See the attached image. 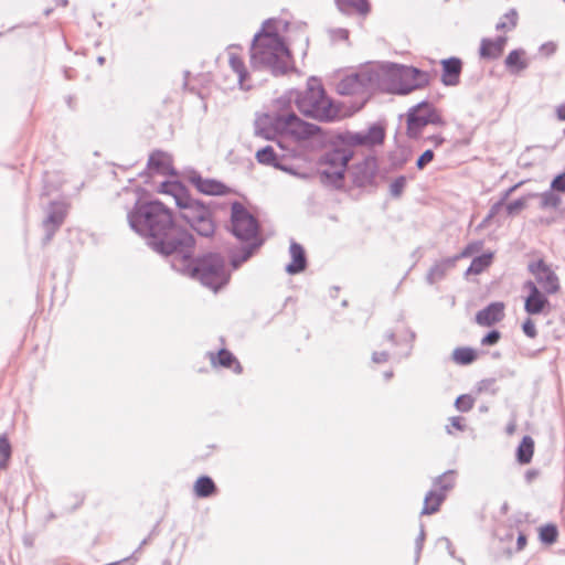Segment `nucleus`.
Here are the masks:
<instances>
[{"label": "nucleus", "mask_w": 565, "mask_h": 565, "mask_svg": "<svg viewBox=\"0 0 565 565\" xmlns=\"http://www.w3.org/2000/svg\"><path fill=\"white\" fill-rule=\"evenodd\" d=\"M127 218L135 232L148 236V245L156 253L171 258L174 270L214 291L227 284L230 275L224 258L218 254H207L193 259V236L175 224L171 212L161 202H137Z\"/></svg>", "instance_id": "nucleus-1"}, {"label": "nucleus", "mask_w": 565, "mask_h": 565, "mask_svg": "<svg viewBox=\"0 0 565 565\" xmlns=\"http://www.w3.org/2000/svg\"><path fill=\"white\" fill-rule=\"evenodd\" d=\"M287 23L269 19L255 34L250 47V61L254 67L267 68L274 74H284L290 65V52L282 38Z\"/></svg>", "instance_id": "nucleus-2"}, {"label": "nucleus", "mask_w": 565, "mask_h": 565, "mask_svg": "<svg viewBox=\"0 0 565 565\" xmlns=\"http://www.w3.org/2000/svg\"><path fill=\"white\" fill-rule=\"evenodd\" d=\"M295 102L298 110L312 119L320 121H333L340 117V109L326 95V92L316 78L308 81L307 88L302 92L289 90L275 100L277 109L285 110Z\"/></svg>", "instance_id": "nucleus-3"}, {"label": "nucleus", "mask_w": 565, "mask_h": 565, "mask_svg": "<svg viewBox=\"0 0 565 565\" xmlns=\"http://www.w3.org/2000/svg\"><path fill=\"white\" fill-rule=\"evenodd\" d=\"M255 135L265 139H273L280 136L295 142L306 141L313 137L319 127L303 121L294 113L263 114L257 116Z\"/></svg>", "instance_id": "nucleus-4"}, {"label": "nucleus", "mask_w": 565, "mask_h": 565, "mask_svg": "<svg viewBox=\"0 0 565 565\" xmlns=\"http://www.w3.org/2000/svg\"><path fill=\"white\" fill-rule=\"evenodd\" d=\"M376 77V89L386 90L406 95L420 87L427 82V74L417 68L398 64H376L374 65Z\"/></svg>", "instance_id": "nucleus-5"}, {"label": "nucleus", "mask_w": 565, "mask_h": 565, "mask_svg": "<svg viewBox=\"0 0 565 565\" xmlns=\"http://www.w3.org/2000/svg\"><path fill=\"white\" fill-rule=\"evenodd\" d=\"M172 192L175 204L180 207L181 217L202 236H210L214 232V223L210 210L198 201L183 193L178 184H162V192Z\"/></svg>", "instance_id": "nucleus-6"}, {"label": "nucleus", "mask_w": 565, "mask_h": 565, "mask_svg": "<svg viewBox=\"0 0 565 565\" xmlns=\"http://www.w3.org/2000/svg\"><path fill=\"white\" fill-rule=\"evenodd\" d=\"M231 228L239 241L248 243L243 248L241 257L234 256L232 258L233 267L237 268L252 256L253 252L263 244V241L258 236L257 220L238 202L232 204Z\"/></svg>", "instance_id": "nucleus-7"}, {"label": "nucleus", "mask_w": 565, "mask_h": 565, "mask_svg": "<svg viewBox=\"0 0 565 565\" xmlns=\"http://www.w3.org/2000/svg\"><path fill=\"white\" fill-rule=\"evenodd\" d=\"M353 150L347 145L334 143L319 157L317 166L320 181L323 184L341 188Z\"/></svg>", "instance_id": "nucleus-8"}, {"label": "nucleus", "mask_w": 565, "mask_h": 565, "mask_svg": "<svg viewBox=\"0 0 565 565\" xmlns=\"http://www.w3.org/2000/svg\"><path fill=\"white\" fill-rule=\"evenodd\" d=\"M374 65H367L358 73L343 77L337 85V90L341 95H359L365 99L369 94L376 89V77Z\"/></svg>", "instance_id": "nucleus-9"}, {"label": "nucleus", "mask_w": 565, "mask_h": 565, "mask_svg": "<svg viewBox=\"0 0 565 565\" xmlns=\"http://www.w3.org/2000/svg\"><path fill=\"white\" fill-rule=\"evenodd\" d=\"M427 125L444 126L445 120L440 113L431 104L423 102L412 107L407 116V134L411 138H417L422 129Z\"/></svg>", "instance_id": "nucleus-10"}, {"label": "nucleus", "mask_w": 565, "mask_h": 565, "mask_svg": "<svg viewBox=\"0 0 565 565\" xmlns=\"http://www.w3.org/2000/svg\"><path fill=\"white\" fill-rule=\"evenodd\" d=\"M384 137V129L380 125H373L366 131H347L341 134L338 139L341 143L351 148L354 146L373 147L382 143Z\"/></svg>", "instance_id": "nucleus-11"}, {"label": "nucleus", "mask_w": 565, "mask_h": 565, "mask_svg": "<svg viewBox=\"0 0 565 565\" xmlns=\"http://www.w3.org/2000/svg\"><path fill=\"white\" fill-rule=\"evenodd\" d=\"M529 271L535 277L536 286L546 294H556L559 290V280L555 271L542 259L529 264Z\"/></svg>", "instance_id": "nucleus-12"}, {"label": "nucleus", "mask_w": 565, "mask_h": 565, "mask_svg": "<svg viewBox=\"0 0 565 565\" xmlns=\"http://www.w3.org/2000/svg\"><path fill=\"white\" fill-rule=\"evenodd\" d=\"M522 288L527 291L524 299V310L532 316L544 312L550 306L548 294L540 289L533 280H526Z\"/></svg>", "instance_id": "nucleus-13"}, {"label": "nucleus", "mask_w": 565, "mask_h": 565, "mask_svg": "<svg viewBox=\"0 0 565 565\" xmlns=\"http://www.w3.org/2000/svg\"><path fill=\"white\" fill-rule=\"evenodd\" d=\"M67 214V205L63 202H52L47 209V215L43 221L46 232V241H50L54 233L63 224Z\"/></svg>", "instance_id": "nucleus-14"}, {"label": "nucleus", "mask_w": 565, "mask_h": 565, "mask_svg": "<svg viewBox=\"0 0 565 565\" xmlns=\"http://www.w3.org/2000/svg\"><path fill=\"white\" fill-rule=\"evenodd\" d=\"M504 317V305L502 302H492L476 315V322L482 327H490Z\"/></svg>", "instance_id": "nucleus-15"}, {"label": "nucleus", "mask_w": 565, "mask_h": 565, "mask_svg": "<svg viewBox=\"0 0 565 565\" xmlns=\"http://www.w3.org/2000/svg\"><path fill=\"white\" fill-rule=\"evenodd\" d=\"M443 75L441 82L446 86H456L459 84L462 68L461 61L457 57H450L441 61Z\"/></svg>", "instance_id": "nucleus-16"}, {"label": "nucleus", "mask_w": 565, "mask_h": 565, "mask_svg": "<svg viewBox=\"0 0 565 565\" xmlns=\"http://www.w3.org/2000/svg\"><path fill=\"white\" fill-rule=\"evenodd\" d=\"M191 181L200 192L207 195H223L228 192V188L225 184L213 179L194 175Z\"/></svg>", "instance_id": "nucleus-17"}, {"label": "nucleus", "mask_w": 565, "mask_h": 565, "mask_svg": "<svg viewBox=\"0 0 565 565\" xmlns=\"http://www.w3.org/2000/svg\"><path fill=\"white\" fill-rule=\"evenodd\" d=\"M289 253L291 256V263L286 266V271L290 275L302 271L307 265L306 254L302 246L296 242H291Z\"/></svg>", "instance_id": "nucleus-18"}, {"label": "nucleus", "mask_w": 565, "mask_h": 565, "mask_svg": "<svg viewBox=\"0 0 565 565\" xmlns=\"http://www.w3.org/2000/svg\"><path fill=\"white\" fill-rule=\"evenodd\" d=\"M228 64L232 71L237 75V83L241 89L247 90L250 88L248 82V72L241 56L233 52L228 53Z\"/></svg>", "instance_id": "nucleus-19"}, {"label": "nucleus", "mask_w": 565, "mask_h": 565, "mask_svg": "<svg viewBox=\"0 0 565 565\" xmlns=\"http://www.w3.org/2000/svg\"><path fill=\"white\" fill-rule=\"evenodd\" d=\"M148 168L153 173L170 174L172 173L171 158L166 152L156 151L149 157Z\"/></svg>", "instance_id": "nucleus-20"}, {"label": "nucleus", "mask_w": 565, "mask_h": 565, "mask_svg": "<svg viewBox=\"0 0 565 565\" xmlns=\"http://www.w3.org/2000/svg\"><path fill=\"white\" fill-rule=\"evenodd\" d=\"M507 43L505 36L495 40L483 39L480 46V55L486 58H497L501 55Z\"/></svg>", "instance_id": "nucleus-21"}, {"label": "nucleus", "mask_w": 565, "mask_h": 565, "mask_svg": "<svg viewBox=\"0 0 565 565\" xmlns=\"http://www.w3.org/2000/svg\"><path fill=\"white\" fill-rule=\"evenodd\" d=\"M445 499L444 492H438L436 489L429 490L425 495L424 507L420 514L429 515L436 513Z\"/></svg>", "instance_id": "nucleus-22"}, {"label": "nucleus", "mask_w": 565, "mask_h": 565, "mask_svg": "<svg viewBox=\"0 0 565 565\" xmlns=\"http://www.w3.org/2000/svg\"><path fill=\"white\" fill-rule=\"evenodd\" d=\"M209 355H210L212 365H214V366L221 365L224 367H231L232 364L234 363L235 364L234 371L236 373L242 372L241 364L236 361V359L230 351L222 349L218 351L217 354H214L211 352V353H209Z\"/></svg>", "instance_id": "nucleus-23"}, {"label": "nucleus", "mask_w": 565, "mask_h": 565, "mask_svg": "<svg viewBox=\"0 0 565 565\" xmlns=\"http://www.w3.org/2000/svg\"><path fill=\"white\" fill-rule=\"evenodd\" d=\"M456 478V470H447L446 472L434 479L433 489H436L438 492H444L446 495L447 492L455 487Z\"/></svg>", "instance_id": "nucleus-24"}, {"label": "nucleus", "mask_w": 565, "mask_h": 565, "mask_svg": "<svg viewBox=\"0 0 565 565\" xmlns=\"http://www.w3.org/2000/svg\"><path fill=\"white\" fill-rule=\"evenodd\" d=\"M534 454V440L524 436L516 449V459L521 465L530 463Z\"/></svg>", "instance_id": "nucleus-25"}, {"label": "nucleus", "mask_w": 565, "mask_h": 565, "mask_svg": "<svg viewBox=\"0 0 565 565\" xmlns=\"http://www.w3.org/2000/svg\"><path fill=\"white\" fill-rule=\"evenodd\" d=\"M523 50H513L505 58V66L511 73H519L527 67V62L523 58Z\"/></svg>", "instance_id": "nucleus-26"}, {"label": "nucleus", "mask_w": 565, "mask_h": 565, "mask_svg": "<svg viewBox=\"0 0 565 565\" xmlns=\"http://www.w3.org/2000/svg\"><path fill=\"white\" fill-rule=\"evenodd\" d=\"M356 169L361 171V175L358 174L355 181L361 185L365 184L375 175L376 160L372 157L366 158Z\"/></svg>", "instance_id": "nucleus-27"}, {"label": "nucleus", "mask_w": 565, "mask_h": 565, "mask_svg": "<svg viewBox=\"0 0 565 565\" xmlns=\"http://www.w3.org/2000/svg\"><path fill=\"white\" fill-rule=\"evenodd\" d=\"M339 9L345 13L358 12L366 14L370 10L366 0H335Z\"/></svg>", "instance_id": "nucleus-28"}, {"label": "nucleus", "mask_w": 565, "mask_h": 565, "mask_svg": "<svg viewBox=\"0 0 565 565\" xmlns=\"http://www.w3.org/2000/svg\"><path fill=\"white\" fill-rule=\"evenodd\" d=\"M455 259H446L435 264L427 274V280L429 284H435L436 281L444 278L446 271L454 265Z\"/></svg>", "instance_id": "nucleus-29"}, {"label": "nucleus", "mask_w": 565, "mask_h": 565, "mask_svg": "<svg viewBox=\"0 0 565 565\" xmlns=\"http://www.w3.org/2000/svg\"><path fill=\"white\" fill-rule=\"evenodd\" d=\"M215 491V484L210 477H200L194 484V492L199 498H207Z\"/></svg>", "instance_id": "nucleus-30"}, {"label": "nucleus", "mask_w": 565, "mask_h": 565, "mask_svg": "<svg viewBox=\"0 0 565 565\" xmlns=\"http://www.w3.org/2000/svg\"><path fill=\"white\" fill-rule=\"evenodd\" d=\"M256 159L262 164L279 167L277 154L271 146L257 150Z\"/></svg>", "instance_id": "nucleus-31"}, {"label": "nucleus", "mask_w": 565, "mask_h": 565, "mask_svg": "<svg viewBox=\"0 0 565 565\" xmlns=\"http://www.w3.org/2000/svg\"><path fill=\"white\" fill-rule=\"evenodd\" d=\"M477 358L476 351L471 348H457L452 352V360L457 364L467 365L472 363Z\"/></svg>", "instance_id": "nucleus-32"}, {"label": "nucleus", "mask_w": 565, "mask_h": 565, "mask_svg": "<svg viewBox=\"0 0 565 565\" xmlns=\"http://www.w3.org/2000/svg\"><path fill=\"white\" fill-rule=\"evenodd\" d=\"M492 255L483 254L472 259L470 266L468 267L466 274L467 275H478L482 273L490 264H491Z\"/></svg>", "instance_id": "nucleus-33"}, {"label": "nucleus", "mask_w": 565, "mask_h": 565, "mask_svg": "<svg viewBox=\"0 0 565 565\" xmlns=\"http://www.w3.org/2000/svg\"><path fill=\"white\" fill-rule=\"evenodd\" d=\"M540 198L541 209H556L561 204V198L552 189L541 194H533Z\"/></svg>", "instance_id": "nucleus-34"}, {"label": "nucleus", "mask_w": 565, "mask_h": 565, "mask_svg": "<svg viewBox=\"0 0 565 565\" xmlns=\"http://www.w3.org/2000/svg\"><path fill=\"white\" fill-rule=\"evenodd\" d=\"M518 22V12L514 9H511L507 12L501 20L497 23L495 29L498 31H510L515 28Z\"/></svg>", "instance_id": "nucleus-35"}, {"label": "nucleus", "mask_w": 565, "mask_h": 565, "mask_svg": "<svg viewBox=\"0 0 565 565\" xmlns=\"http://www.w3.org/2000/svg\"><path fill=\"white\" fill-rule=\"evenodd\" d=\"M11 457V445L6 435L0 436V469H6Z\"/></svg>", "instance_id": "nucleus-36"}, {"label": "nucleus", "mask_w": 565, "mask_h": 565, "mask_svg": "<svg viewBox=\"0 0 565 565\" xmlns=\"http://www.w3.org/2000/svg\"><path fill=\"white\" fill-rule=\"evenodd\" d=\"M558 535L557 527L554 524H546L540 529V540L546 544L556 542Z\"/></svg>", "instance_id": "nucleus-37"}, {"label": "nucleus", "mask_w": 565, "mask_h": 565, "mask_svg": "<svg viewBox=\"0 0 565 565\" xmlns=\"http://www.w3.org/2000/svg\"><path fill=\"white\" fill-rule=\"evenodd\" d=\"M530 198H534V195L530 194L527 196L520 198V199H518V200L507 204V212H508V214L509 215L518 214L520 211H522L526 206L527 200Z\"/></svg>", "instance_id": "nucleus-38"}, {"label": "nucleus", "mask_w": 565, "mask_h": 565, "mask_svg": "<svg viewBox=\"0 0 565 565\" xmlns=\"http://www.w3.org/2000/svg\"><path fill=\"white\" fill-rule=\"evenodd\" d=\"M406 185V178L405 177H398L396 178L390 185V193L394 198H398Z\"/></svg>", "instance_id": "nucleus-39"}, {"label": "nucleus", "mask_w": 565, "mask_h": 565, "mask_svg": "<svg viewBox=\"0 0 565 565\" xmlns=\"http://www.w3.org/2000/svg\"><path fill=\"white\" fill-rule=\"evenodd\" d=\"M473 398L470 395H461L456 399V408L460 412H468L473 407Z\"/></svg>", "instance_id": "nucleus-40"}, {"label": "nucleus", "mask_w": 565, "mask_h": 565, "mask_svg": "<svg viewBox=\"0 0 565 565\" xmlns=\"http://www.w3.org/2000/svg\"><path fill=\"white\" fill-rule=\"evenodd\" d=\"M522 330L525 333V335L531 339H534L537 335L535 323L531 318L525 319V321L522 324Z\"/></svg>", "instance_id": "nucleus-41"}, {"label": "nucleus", "mask_w": 565, "mask_h": 565, "mask_svg": "<svg viewBox=\"0 0 565 565\" xmlns=\"http://www.w3.org/2000/svg\"><path fill=\"white\" fill-rule=\"evenodd\" d=\"M481 248H482L481 242L470 243L469 245H467L465 247V249L460 253V255H458L455 259L460 258V257H469L472 254L479 252Z\"/></svg>", "instance_id": "nucleus-42"}, {"label": "nucleus", "mask_w": 565, "mask_h": 565, "mask_svg": "<svg viewBox=\"0 0 565 565\" xmlns=\"http://www.w3.org/2000/svg\"><path fill=\"white\" fill-rule=\"evenodd\" d=\"M434 159V152L430 149L424 151V153L418 158L416 162V167L422 170L424 169L431 160Z\"/></svg>", "instance_id": "nucleus-43"}, {"label": "nucleus", "mask_w": 565, "mask_h": 565, "mask_svg": "<svg viewBox=\"0 0 565 565\" xmlns=\"http://www.w3.org/2000/svg\"><path fill=\"white\" fill-rule=\"evenodd\" d=\"M551 189L557 192H565V172L555 177L551 183Z\"/></svg>", "instance_id": "nucleus-44"}, {"label": "nucleus", "mask_w": 565, "mask_h": 565, "mask_svg": "<svg viewBox=\"0 0 565 565\" xmlns=\"http://www.w3.org/2000/svg\"><path fill=\"white\" fill-rule=\"evenodd\" d=\"M501 338V333L497 330L490 331L486 337L482 338V345H494Z\"/></svg>", "instance_id": "nucleus-45"}, {"label": "nucleus", "mask_w": 565, "mask_h": 565, "mask_svg": "<svg viewBox=\"0 0 565 565\" xmlns=\"http://www.w3.org/2000/svg\"><path fill=\"white\" fill-rule=\"evenodd\" d=\"M424 541H425V530H424V525H420V531H419V534H418V536L416 539V542H415V554H416L415 558H416V562L418 561L420 552L423 550Z\"/></svg>", "instance_id": "nucleus-46"}, {"label": "nucleus", "mask_w": 565, "mask_h": 565, "mask_svg": "<svg viewBox=\"0 0 565 565\" xmlns=\"http://www.w3.org/2000/svg\"><path fill=\"white\" fill-rule=\"evenodd\" d=\"M332 41L348 40L349 31L347 29H332L329 31Z\"/></svg>", "instance_id": "nucleus-47"}, {"label": "nucleus", "mask_w": 565, "mask_h": 565, "mask_svg": "<svg viewBox=\"0 0 565 565\" xmlns=\"http://www.w3.org/2000/svg\"><path fill=\"white\" fill-rule=\"evenodd\" d=\"M388 360V353L385 351L382 352H374L372 354V361L374 363H384Z\"/></svg>", "instance_id": "nucleus-48"}, {"label": "nucleus", "mask_w": 565, "mask_h": 565, "mask_svg": "<svg viewBox=\"0 0 565 565\" xmlns=\"http://www.w3.org/2000/svg\"><path fill=\"white\" fill-rule=\"evenodd\" d=\"M427 141L434 145V147H439L444 143L445 139L440 135H433L427 138Z\"/></svg>", "instance_id": "nucleus-49"}, {"label": "nucleus", "mask_w": 565, "mask_h": 565, "mask_svg": "<svg viewBox=\"0 0 565 565\" xmlns=\"http://www.w3.org/2000/svg\"><path fill=\"white\" fill-rule=\"evenodd\" d=\"M450 426L458 430H463L462 418L459 416L451 417Z\"/></svg>", "instance_id": "nucleus-50"}, {"label": "nucleus", "mask_w": 565, "mask_h": 565, "mask_svg": "<svg viewBox=\"0 0 565 565\" xmlns=\"http://www.w3.org/2000/svg\"><path fill=\"white\" fill-rule=\"evenodd\" d=\"M556 115L559 120L565 121V103L556 108Z\"/></svg>", "instance_id": "nucleus-51"}, {"label": "nucleus", "mask_w": 565, "mask_h": 565, "mask_svg": "<svg viewBox=\"0 0 565 565\" xmlns=\"http://www.w3.org/2000/svg\"><path fill=\"white\" fill-rule=\"evenodd\" d=\"M516 544H518V550H519V551H521V550H523V548H524V546H525V544H526V537H525V535H524V534H522V533H521V534L518 536V542H516Z\"/></svg>", "instance_id": "nucleus-52"}, {"label": "nucleus", "mask_w": 565, "mask_h": 565, "mask_svg": "<svg viewBox=\"0 0 565 565\" xmlns=\"http://www.w3.org/2000/svg\"><path fill=\"white\" fill-rule=\"evenodd\" d=\"M537 477V471L536 470H529L526 471L525 473V479L526 481L531 482L534 478Z\"/></svg>", "instance_id": "nucleus-53"}, {"label": "nucleus", "mask_w": 565, "mask_h": 565, "mask_svg": "<svg viewBox=\"0 0 565 565\" xmlns=\"http://www.w3.org/2000/svg\"><path fill=\"white\" fill-rule=\"evenodd\" d=\"M515 428H516V424H515V422H511V423H509V425L507 426V433H508L509 435H512V434H514Z\"/></svg>", "instance_id": "nucleus-54"}, {"label": "nucleus", "mask_w": 565, "mask_h": 565, "mask_svg": "<svg viewBox=\"0 0 565 565\" xmlns=\"http://www.w3.org/2000/svg\"><path fill=\"white\" fill-rule=\"evenodd\" d=\"M441 541H444L447 545V548L449 550L450 555H454V552L451 551V543L448 539L443 537Z\"/></svg>", "instance_id": "nucleus-55"}, {"label": "nucleus", "mask_w": 565, "mask_h": 565, "mask_svg": "<svg viewBox=\"0 0 565 565\" xmlns=\"http://www.w3.org/2000/svg\"><path fill=\"white\" fill-rule=\"evenodd\" d=\"M386 338H387V340H388L390 342H392L393 344H395V343H396V341H395V334H394L393 332L387 333Z\"/></svg>", "instance_id": "nucleus-56"}, {"label": "nucleus", "mask_w": 565, "mask_h": 565, "mask_svg": "<svg viewBox=\"0 0 565 565\" xmlns=\"http://www.w3.org/2000/svg\"><path fill=\"white\" fill-rule=\"evenodd\" d=\"M393 376V372L392 371H387L384 373V377L386 381L391 380V377Z\"/></svg>", "instance_id": "nucleus-57"}, {"label": "nucleus", "mask_w": 565, "mask_h": 565, "mask_svg": "<svg viewBox=\"0 0 565 565\" xmlns=\"http://www.w3.org/2000/svg\"><path fill=\"white\" fill-rule=\"evenodd\" d=\"M516 185L510 188L507 193H505V196L510 195L514 190H515Z\"/></svg>", "instance_id": "nucleus-58"}, {"label": "nucleus", "mask_w": 565, "mask_h": 565, "mask_svg": "<svg viewBox=\"0 0 565 565\" xmlns=\"http://www.w3.org/2000/svg\"><path fill=\"white\" fill-rule=\"evenodd\" d=\"M97 62H98V64L103 65V64H104V62H105V57L99 56V57L97 58Z\"/></svg>", "instance_id": "nucleus-59"}, {"label": "nucleus", "mask_w": 565, "mask_h": 565, "mask_svg": "<svg viewBox=\"0 0 565 565\" xmlns=\"http://www.w3.org/2000/svg\"><path fill=\"white\" fill-rule=\"evenodd\" d=\"M280 168H281L282 170L290 171V172H291V174H295V171H291V169H289V168H286V167H280Z\"/></svg>", "instance_id": "nucleus-60"}, {"label": "nucleus", "mask_w": 565, "mask_h": 565, "mask_svg": "<svg viewBox=\"0 0 565 565\" xmlns=\"http://www.w3.org/2000/svg\"><path fill=\"white\" fill-rule=\"evenodd\" d=\"M301 178H308L309 177V173H300L299 174Z\"/></svg>", "instance_id": "nucleus-61"}, {"label": "nucleus", "mask_w": 565, "mask_h": 565, "mask_svg": "<svg viewBox=\"0 0 565 565\" xmlns=\"http://www.w3.org/2000/svg\"><path fill=\"white\" fill-rule=\"evenodd\" d=\"M411 340H413L415 338V334L413 332H411Z\"/></svg>", "instance_id": "nucleus-62"}]
</instances>
